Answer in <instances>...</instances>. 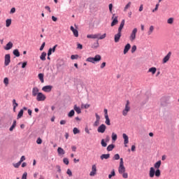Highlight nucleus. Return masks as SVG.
Here are the masks:
<instances>
[{
	"label": "nucleus",
	"instance_id": "obj_1",
	"mask_svg": "<svg viewBox=\"0 0 179 179\" xmlns=\"http://www.w3.org/2000/svg\"><path fill=\"white\" fill-rule=\"evenodd\" d=\"M160 166H162V161H157L155 164L154 167L150 168L149 177L150 178H153V177H160L162 176V172L160 171Z\"/></svg>",
	"mask_w": 179,
	"mask_h": 179
},
{
	"label": "nucleus",
	"instance_id": "obj_2",
	"mask_svg": "<svg viewBox=\"0 0 179 179\" xmlns=\"http://www.w3.org/2000/svg\"><path fill=\"white\" fill-rule=\"evenodd\" d=\"M124 26H125V20H122L120 24V27L118 28L117 34L115 35V38H114L115 43H118L120 41V39L121 38V36H122L121 33L122 31V29H124Z\"/></svg>",
	"mask_w": 179,
	"mask_h": 179
},
{
	"label": "nucleus",
	"instance_id": "obj_3",
	"mask_svg": "<svg viewBox=\"0 0 179 179\" xmlns=\"http://www.w3.org/2000/svg\"><path fill=\"white\" fill-rule=\"evenodd\" d=\"M118 172L122 174L123 178H128V173L125 172V166H124V159L120 158Z\"/></svg>",
	"mask_w": 179,
	"mask_h": 179
},
{
	"label": "nucleus",
	"instance_id": "obj_4",
	"mask_svg": "<svg viewBox=\"0 0 179 179\" xmlns=\"http://www.w3.org/2000/svg\"><path fill=\"white\" fill-rule=\"evenodd\" d=\"M100 61H101V56L100 55H96L94 57H88L86 59L87 62H91L92 64H96V62H100Z\"/></svg>",
	"mask_w": 179,
	"mask_h": 179
},
{
	"label": "nucleus",
	"instance_id": "obj_5",
	"mask_svg": "<svg viewBox=\"0 0 179 179\" xmlns=\"http://www.w3.org/2000/svg\"><path fill=\"white\" fill-rule=\"evenodd\" d=\"M129 101L127 100L125 104L124 109L122 110V115H124V117H127V115H128V113L131 111V106H129Z\"/></svg>",
	"mask_w": 179,
	"mask_h": 179
},
{
	"label": "nucleus",
	"instance_id": "obj_6",
	"mask_svg": "<svg viewBox=\"0 0 179 179\" xmlns=\"http://www.w3.org/2000/svg\"><path fill=\"white\" fill-rule=\"evenodd\" d=\"M136 33H138V28H134L129 37V40L132 42L135 41L136 40Z\"/></svg>",
	"mask_w": 179,
	"mask_h": 179
},
{
	"label": "nucleus",
	"instance_id": "obj_7",
	"mask_svg": "<svg viewBox=\"0 0 179 179\" xmlns=\"http://www.w3.org/2000/svg\"><path fill=\"white\" fill-rule=\"evenodd\" d=\"M107 37V34H103L101 35V34H94V39L97 38V40H104V38Z\"/></svg>",
	"mask_w": 179,
	"mask_h": 179
},
{
	"label": "nucleus",
	"instance_id": "obj_8",
	"mask_svg": "<svg viewBox=\"0 0 179 179\" xmlns=\"http://www.w3.org/2000/svg\"><path fill=\"white\" fill-rule=\"evenodd\" d=\"M45 99H47V96H45L42 92H40L38 94L36 95L37 101H45Z\"/></svg>",
	"mask_w": 179,
	"mask_h": 179
},
{
	"label": "nucleus",
	"instance_id": "obj_9",
	"mask_svg": "<svg viewBox=\"0 0 179 179\" xmlns=\"http://www.w3.org/2000/svg\"><path fill=\"white\" fill-rule=\"evenodd\" d=\"M103 113H104L105 119H106L105 123L106 124V125H111V123L110 122V118L108 117V110L105 108L103 110Z\"/></svg>",
	"mask_w": 179,
	"mask_h": 179
},
{
	"label": "nucleus",
	"instance_id": "obj_10",
	"mask_svg": "<svg viewBox=\"0 0 179 179\" xmlns=\"http://www.w3.org/2000/svg\"><path fill=\"white\" fill-rule=\"evenodd\" d=\"M106 129H107V127L106 124H102L98 127L97 132H99V134H104V132H106Z\"/></svg>",
	"mask_w": 179,
	"mask_h": 179
},
{
	"label": "nucleus",
	"instance_id": "obj_11",
	"mask_svg": "<svg viewBox=\"0 0 179 179\" xmlns=\"http://www.w3.org/2000/svg\"><path fill=\"white\" fill-rule=\"evenodd\" d=\"M95 174H97V167L96 164L92 165V171L90 173V176L91 177H94Z\"/></svg>",
	"mask_w": 179,
	"mask_h": 179
},
{
	"label": "nucleus",
	"instance_id": "obj_12",
	"mask_svg": "<svg viewBox=\"0 0 179 179\" xmlns=\"http://www.w3.org/2000/svg\"><path fill=\"white\" fill-rule=\"evenodd\" d=\"M171 58V52H169L168 54L162 59V64H166Z\"/></svg>",
	"mask_w": 179,
	"mask_h": 179
},
{
	"label": "nucleus",
	"instance_id": "obj_13",
	"mask_svg": "<svg viewBox=\"0 0 179 179\" xmlns=\"http://www.w3.org/2000/svg\"><path fill=\"white\" fill-rule=\"evenodd\" d=\"M123 139H124V144L125 148H128V143H129V138L126 134H122Z\"/></svg>",
	"mask_w": 179,
	"mask_h": 179
},
{
	"label": "nucleus",
	"instance_id": "obj_14",
	"mask_svg": "<svg viewBox=\"0 0 179 179\" xmlns=\"http://www.w3.org/2000/svg\"><path fill=\"white\" fill-rule=\"evenodd\" d=\"M32 96L36 97L38 94H40V90H38V87H34L32 89Z\"/></svg>",
	"mask_w": 179,
	"mask_h": 179
},
{
	"label": "nucleus",
	"instance_id": "obj_15",
	"mask_svg": "<svg viewBox=\"0 0 179 179\" xmlns=\"http://www.w3.org/2000/svg\"><path fill=\"white\" fill-rule=\"evenodd\" d=\"M10 64V55L7 54L5 55V62H4V65L5 66H8Z\"/></svg>",
	"mask_w": 179,
	"mask_h": 179
},
{
	"label": "nucleus",
	"instance_id": "obj_16",
	"mask_svg": "<svg viewBox=\"0 0 179 179\" xmlns=\"http://www.w3.org/2000/svg\"><path fill=\"white\" fill-rule=\"evenodd\" d=\"M42 90L43 92H45V93H50L51 90H52V85H45L43 87Z\"/></svg>",
	"mask_w": 179,
	"mask_h": 179
},
{
	"label": "nucleus",
	"instance_id": "obj_17",
	"mask_svg": "<svg viewBox=\"0 0 179 179\" xmlns=\"http://www.w3.org/2000/svg\"><path fill=\"white\" fill-rule=\"evenodd\" d=\"M70 30L73 32L74 37H79V31L78 29H75L73 26H71Z\"/></svg>",
	"mask_w": 179,
	"mask_h": 179
},
{
	"label": "nucleus",
	"instance_id": "obj_18",
	"mask_svg": "<svg viewBox=\"0 0 179 179\" xmlns=\"http://www.w3.org/2000/svg\"><path fill=\"white\" fill-rule=\"evenodd\" d=\"M114 16H115V14L113 15L112 19H113V21L111 22V27H112L115 26V24H117L118 23V17H117V16L114 17Z\"/></svg>",
	"mask_w": 179,
	"mask_h": 179
},
{
	"label": "nucleus",
	"instance_id": "obj_19",
	"mask_svg": "<svg viewBox=\"0 0 179 179\" xmlns=\"http://www.w3.org/2000/svg\"><path fill=\"white\" fill-rule=\"evenodd\" d=\"M13 48V43L10 41L6 45V46L4 47V50H6V51H9V50H11V48Z\"/></svg>",
	"mask_w": 179,
	"mask_h": 179
},
{
	"label": "nucleus",
	"instance_id": "obj_20",
	"mask_svg": "<svg viewBox=\"0 0 179 179\" xmlns=\"http://www.w3.org/2000/svg\"><path fill=\"white\" fill-rule=\"evenodd\" d=\"M129 50H131V44L129 43H127L125 46H124V51H123V53L125 55L127 54Z\"/></svg>",
	"mask_w": 179,
	"mask_h": 179
},
{
	"label": "nucleus",
	"instance_id": "obj_21",
	"mask_svg": "<svg viewBox=\"0 0 179 179\" xmlns=\"http://www.w3.org/2000/svg\"><path fill=\"white\" fill-rule=\"evenodd\" d=\"M57 153L59 156L65 155V150H64V148L59 147L57 148Z\"/></svg>",
	"mask_w": 179,
	"mask_h": 179
},
{
	"label": "nucleus",
	"instance_id": "obj_22",
	"mask_svg": "<svg viewBox=\"0 0 179 179\" xmlns=\"http://www.w3.org/2000/svg\"><path fill=\"white\" fill-rule=\"evenodd\" d=\"M110 157V154H103L101 155V160H107Z\"/></svg>",
	"mask_w": 179,
	"mask_h": 179
},
{
	"label": "nucleus",
	"instance_id": "obj_23",
	"mask_svg": "<svg viewBox=\"0 0 179 179\" xmlns=\"http://www.w3.org/2000/svg\"><path fill=\"white\" fill-rule=\"evenodd\" d=\"M73 108L77 113V114H80V113H82V110L80 109V107H78V105H74Z\"/></svg>",
	"mask_w": 179,
	"mask_h": 179
},
{
	"label": "nucleus",
	"instance_id": "obj_24",
	"mask_svg": "<svg viewBox=\"0 0 179 179\" xmlns=\"http://www.w3.org/2000/svg\"><path fill=\"white\" fill-rule=\"evenodd\" d=\"M157 71V69H156V67H151L148 69V72L151 73L152 75H155Z\"/></svg>",
	"mask_w": 179,
	"mask_h": 179
},
{
	"label": "nucleus",
	"instance_id": "obj_25",
	"mask_svg": "<svg viewBox=\"0 0 179 179\" xmlns=\"http://www.w3.org/2000/svg\"><path fill=\"white\" fill-rule=\"evenodd\" d=\"M45 57H47V53L45 52H43L40 56V59H41V61H45Z\"/></svg>",
	"mask_w": 179,
	"mask_h": 179
},
{
	"label": "nucleus",
	"instance_id": "obj_26",
	"mask_svg": "<svg viewBox=\"0 0 179 179\" xmlns=\"http://www.w3.org/2000/svg\"><path fill=\"white\" fill-rule=\"evenodd\" d=\"M38 79L41 80V83H44V74L43 73H39L38 75Z\"/></svg>",
	"mask_w": 179,
	"mask_h": 179
},
{
	"label": "nucleus",
	"instance_id": "obj_27",
	"mask_svg": "<svg viewBox=\"0 0 179 179\" xmlns=\"http://www.w3.org/2000/svg\"><path fill=\"white\" fill-rule=\"evenodd\" d=\"M154 30H155V27H153V25H151L149 28V31H148V35L150 36V34H152V33H153Z\"/></svg>",
	"mask_w": 179,
	"mask_h": 179
},
{
	"label": "nucleus",
	"instance_id": "obj_28",
	"mask_svg": "<svg viewBox=\"0 0 179 179\" xmlns=\"http://www.w3.org/2000/svg\"><path fill=\"white\" fill-rule=\"evenodd\" d=\"M17 106H19V104L16 103V99H13V111H16V107H17Z\"/></svg>",
	"mask_w": 179,
	"mask_h": 179
},
{
	"label": "nucleus",
	"instance_id": "obj_29",
	"mask_svg": "<svg viewBox=\"0 0 179 179\" xmlns=\"http://www.w3.org/2000/svg\"><path fill=\"white\" fill-rule=\"evenodd\" d=\"M114 148H115V145H114V144H110L107 147V150L108 152H111V150H113V149H114Z\"/></svg>",
	"mask_w": 179,
	"mask_h": 179
},
{
	"label": "nucleus",
	"instance_id": "obj_30",
	"mask_svg": "<svg viewBox=\"0 0 179 179\" xmlns=\"http://www.w3.org/2000/svg\"><path fill=\"white\" fill-rule=\"evenodd\" d=\"M132 3H131V1H129L124 7V12H127V10H128V9H129V8H131V5Z\"/></svg>",
	"mask_w": 179,
	"mask_h": 179
},
{
	"label": "nucleus",
	"instance_id": "obj_31",
	"mask_svg": "<svg viewBox=\"0 0 179 179\" xmlns=\"http://www.w3.org/2000/svg\"><path fill=\"white\" fill-rule=\"evenodd\" d=\"M13 54L16 57H20V52H19V50L17 49L14 50Z\"/></svg>",
	"mask_w": 179,
	"mask_h": 179
},
{
	"label": "nucleus",
	"instance_id": "obj_32",
	"mask_svg": "<svg viewBox=\"0 0 179 179\" xmlns=\"http://www.w3.org/2000/svg\"><path fill=\"white\" fill-rule=\"evenodd\" d=\"M10 24H12V20L7 19L6 20V27H9V26H10Z\"/></svg>",
	"mask_w": 179,
	"mask_h": 179
},
{
	"label": "nucleus",
	"instance_id": "obj_33",
	"mask_svg": "<svg viewBox=\"0 0 179 179\" xmlns=\"http://www.w3.org/2000/svg\"><path fill=\"white\" fill-rule=\"evenodd\" d=\"M15 127H16V120H14L12 126L9 129V131H13V129H15Z\"/></svg>",
	"mask_w": 179,
	"mask_h": 179
},
{
	"label": "nucleus",
	"instance_id": "obj_34",
	"mask_svg": "<svg viewBox=\"0 0 179 179\" xmlns=\"http://www.w3.org/2000/svg\"><path fill=\"white\" fill-rule=\"evenodd\" d=\"M90 107V104H89V103H86V104L83 103V104L81 105V108L87 109V108H89Z\"/></svg>",
	"mask_w": 179,
	"mask_h": 179
},
{
	"label": "nucleus",
	"instance_id": "obj_35",
	"mask_svg": "<svg viewBox=\"0 0 179 179\" xmlns=\"http://www.w3.org/2000/svg\"><path fill=\"white\" fill-rule=\"evenodd\" d=\"M73 115H75V110H71L69 114H68V117H69L70 118H71V117H73Z\"/></svg>",
	"mask_w": 179,
	"mask_h": 179
},
{
	"label": "nucleus",
	"instance_id": "obj_36",
	"mask_svg": "<svg viewBox=\"0 0 179 179\" xmlns=\"http://www.w3.org/2000/svg\"><path fill=\"white\" fill-rule=\"evenodd\" d=\"M22 117H23V109H21L18 114H17V118H22Z\"/></svg>",
	"mask_w": 179,
	"mask_h": 179
},
{
	"label": "nucleus",
	"instance_id": "obj_37",
	"mask_svg": "<svg viewBox=\"0 0 179 179\" xmlns=\"http://www.w3.org/2000/svg\"><path fill=\"white\" fill-rule=\"evenodd\" d=\"M99 41H97L96 42L94 43V44L92 45V48H99Z\"/></svg>",
	"mask_w": 179,
	"mask_h": 179
},
{
	"label": "nucleus",
	"instance_id": "obj_38",
	"mask_svg": "<svg viewBox=\"0 0 179 179\" xmlns=\"http://www.w3.org/2000/svg\"><path fill=\"white\" fill-rule=\"evenodd\" d=\"M101 146H103V148H106L107 147V143L105 141L104 139L101 140Z\"/></svg>",
	"mask_w": 179,
	"mask_h": 179
},
{
	"label": "nucleus",
	"instance_id": "obj_39",
	"mask_svg": "<svg viewBox=\"0 0 179 179\" xmlns=\"http://www.w3.org/2000/svg\"><path fill=\"white\" fill-rule=\"evenodd\" d=\"M115 176V171L113 169L110 174L108 175V178H112V177H114Z\"/></svg>",
	"mask_w": 179,
	"mask_h": 179
},
{
	"label": "nucleus",
	"instance_id": "obj_40",
	"mask_svg": "<svg viewBox=\"0 0 179 179\" xmlns=\"http://www.w3.org/2000/svg\"><path fill=\"white\" fill-rule=\"evenodd\" d=\"M20 164H22L20 162H18L17 163L15 164H13V167H15V169H19V167H20Z\"/></svg>",
	"mask_w": 179,
	"mask_h": 179
},
{
	"label": "nucleus",
	"instance_id": "obj_41",
	"mask_svg": "<svg viewBox=\"0 0 179 179\" xmlns=\"http://www.w3.org/2000/svg\"><path fill=\"white\" fill-rule=\"evenodd\" d=\"M174 22V18L173 17H170L169 19H168L167 20V23L169 24H173V22Z\"/></svg>",
	"mask_w": 179,
	"mask_h": 179
},
{
	"label": "nucleus",
	"instance_id": "obj_42",
	"mask_svg": "<svg viewBox=\"0 0 179 179\" xmlns=\"http://www.w3.org/2000/svg\"><path fill=\"white\" fill-rule=\"evenodd\" d=\"M112 141H114V142L117 141V134L112 133Z\"/></svg>",
	"mask_w": 179,
	"mask_h": 179
},
{
	"label": "nucleus",
	"instance_id": "obj_43",
	"mask_svg": "<svg viewBox=\"0 0 179 179\" xmlns=\"http://www.w3.org/2000/svg\"><path fill=\"white\" fill-rule=\"evenodd\" d=\"M73 132L74 135H76V134H79L80 132V131H79L78 128L74 127L73 129Z\"/></svg>",
	"mask_w": 179,
	"mask_h": 179
},
{
	"label": "nucleus",
	"instance_id": "obj_44",
	"mask_svg": "<svg viewBox=\"0 0 179 179\" xmlns=\"http://www.w3.org/2000/svg\"><path fill=\"white\" fill-rule=\"evenodd\" d=\"M113 160H120V155L115 154L114 157H113Z\"/></svg>",
	"mask_w": 179,
	"mask_h": 179
},
{
	"label": "nucleus",
	"instance_id": "obj_45",
	"mask_svg": "<svg viewBox=\"0 0 179 179\" xmlns=\"http://www.w3.org/2000/svg\"><path fill=\"white\" fill-rule=\"evenodd\" d=\"M3 83L6 85V86H8V85H9V79L8 78H5L3 80Z\"/></svg>",
	"mask_w": 179,
	"mask_h": 179
},
{
	"label": "nucleus",
	"instance_id": "obj_46",
	"mask_svg": "<svg viewBox=\"0 0 179 179\" xmlns=\"http://www.w3.org/2000/svg\"><path fill=\"white\" fill-rule=\"evenodd\" d=\"M135 51H136V45H134L131 47V54H134V52H135Z\"/></svg>",
	"mask_w": 179,
	"mask_h": 179
},
{
	"label": "nucleus",
	"instance_id": "obj_47",
	"mask_svg": "<svg viewBox=\"0 0 179 179\" xmlns=\"http://www.w3.org/2000/svg\"><path fill=\"white\" fill-rule=\"evenodd\" d=\"M78 58H79V55H73L71 56V59H78Z\"/></svg>",
	"mask_w": 179,
	"mask_h": 179
},
{
	"label": "nucleus",
	"instance_id": "obj_48",
	"mask_svg": "<svg viewBox=\"0 0 179 179\" xmlns=\"http://www.w3.org/2000/svg\"><path fill=\"white\" fill-rule=\"evenodd\" d=\"M63 162H64V164H66V166H68V164H69V159H68V158H64Z\"/></svg>",
	"mask_w": 179,
	"mask_h": 179
},
{
	"label": "nucleus",
	"instance_id": "obj_49",
	"mask_svg": "<svg viewBox=\"0 0 179 179\" xmlns=\"http://www.w3.org/2000/svg\"><path fill=\"white\" fill-rule=\"evenodd\" d=\"M36 143H38V145H41L43 143V140L41 138H38L36 140Z\"/></svg>",
	"mask_w": 179,
	"mask_h": 179
},
{
	"label": "nucleus",
	"instance_id": "obj_50",
	"mask_svg": "<svg viewBox=\"0 0 179 179\" xmlns=\"http://www.w3.org/2000/svg\"><path fill=\"white\" fill-rule=\"evenodd\" d=\"M159 5H160V4H159V3H157V4L155 5V8L152 10V12H153V13H155V12H156V11L158 10Z\"/></svg>",
	"mask_w": 179,
	"mask_h": 179
},
{
	"label": "nucleus",
	"instance_id": "obj_51",
	"mask_svg": "<svg viewBox=\"0 0 179 179\" xmlns=\"http://www.w3.org/2000/svg\"><path fill=\"white\" fill-rule=\"evenodd\" d=\"M66 174H68L69 177H72V171H71L69 169H67Z\"/></svg>",
	"mask_w": 179,
	"mask_h": 179
},
{
	"label": "nucleus",
	"instance_id": "obj_52",
	"mask_svg": "<svg viewBox=\"0 0 179 179\" xmlns=\"http://www.w3.org/2000/svg\"><path fill=\"white\" fill-rule=\"evenodd\" d=\"M24 160H26V157H24V155H22L20 158V160L19 161L20 163H23V162H24Z\"/></svg>",
	"mask_w": 179,
	"mask_h": 179
},
{
	"label": "nucleus",
	"instance_id": "obj_53",
	"mask_svg": "<svg viewBox=\"0 0 179 179\" xmlns=\"http://www.w3.org/2000/svg\"><path fill=\"white\" fill-rule=\"evenodd\" d=\"M15 12H16V8L15 7H13L10 9V14L13 15V13H15Z\"/></svg>",
	"mask_w": 179,
	"mask_h": 179
},
{
	"label": "nucleus",
	"instance_id": "obj_54",
	"mask_svg": "<svg viewBox=\"0 0 179 179\" xmlns=\"http://www.w3.org/2000/svg\"><path fill=\"white\" fill-rule=\"evenodd\" d=\"M100 124V120H96L94 123V127H99Z\"/></svg>",
	"mask_w": 179,
	"mask_h": 179
},
{
	"label": "nucleus",
	"instance_id": "obj_55",
	"mask_svg": "<svg viewBox=\"0 0 179 179\" xmlns=\"http://www.w3.org/2000/svg\"><path fill=\"white\" fill-rule=\"evenodd\" d=\"M44 47H45V42L42 43L41 46L40 47V51H43V50H44Z\"/></svg>",
	"mask_w": 179,
	"mask_h": 179
},
{
	"label": "nucleus",
	"instance_id": "obj_56",
	"mask_svg": "<svg viewBox=\"0 0 179 179\" xmlns=\"http://www.w3.org/2000/svg\"><path fill=\"white\" fill-rule=\"evenodd\" d=\"M77 48H78V50H82L83 48V45L80 43H78Z\"/></svg>",
	"mask_w": 179,
	"mask_h": 179
},
{
	"label": "nucleus",
	"instance_id": "obj_57",
	"mask_svg": "<svg viewBox=\"0 0 179 179\" xmlns=\"http://www.w3.org/2000/svg\"><path fill=\"white\" fill-rule=\"evenodd\" d=\"M22 179H27V173H24Z\"/></svg>",
	"mask_w": 179,
	"mask_h": 179
},
{
	"label": "nucleus",
	"instance_id": "obj_58",
	"mask_svg": "<svg viewBox=\"0 0 179 179\" xmlns=\"http://www.w3.org/2000/svg\"><path fill=\"white\" fill-rule=\"evenodd\" d=\"M51 54H52V48H49L48 52V57H50V55H51Z\"/></svg>",
	"mask_w": 179,
	"mask_h": 179
},
{
	"label": "nucleus",
	"instance_id": "obj_59",
	"mask_svg": "<svg viewBox=\"0 0 179 179\" xmlns=\"http://www.w3.org/2000/svg\"><path fill=\"white\" fill-rule=\"evenodd\" d=\"M95 117H96V121H100V115H99V114L95 113Z\"/></svg>",
	"mask_w": 179,
	"mask_h": 179
},
{
	"label": "nucleus",
	"instance_id": "obj_60",
	"mask_svg": "<svg viewBox=\"0 0 179 179\" xmlns=\"http://www.w3.org/2000/svg\"><path fill=\"white\" fill-rule=\"evenodd\" d=\"M66 124V120H62L60 121V125H65Z\"/></svg>",
	"mask_w": 179,
	"mask_h": 179
},
{
	"label": "nucleus",
	"instance_id": "obj_61",
	"mask_svg": "<svg viewBox=\"0 0 179 179\" xmlns=\"http://www.w3.org/2000/svg\"><path fill=\"white\" fill-rule=\"evenodd\" d=\"M76 149H77L76 145H72L71 146L72 152H76Z\"/></svg>",
	"mask_w": 179,
	"mask_h": 179
},
{
	"label": "nucleus",
	"instance_id": "obj_62",
	"mask_svg": "<svg viewBox=\"0 0 179 179\" xmlns=\"http://www.w3.org/2000/svg\"><path fill=\"white\" fill-rule=\"evenodd\" d=\"M87 38H93L94 39V34H88V35H87Z\"/></svg>",
	"mask_w": 179,
	"mask_h": 179
},
{
	"label": "nucleus",
	"instance_id": "obj_63",
	"mask_svg": "<svg viewBox=\"0 0 179 179\" xmlns=\"http://www.w3.org/2000/svg\"><path fill=\"white\" fill-rule=\"evenodd\" d=\"M56 169H57L58 173H61V166L59 165L56 166Z\"/></svg>",
	"mask_w": 179,
	"mask_h": 179
},
{
	"label": "nucleus",
	"instance_id": "obj_64",
	"mask_svg": "<svg viewBox=\"0 0 179 179\" xmlns=\"http://www.w3.org/2000/svg\"><path fill=\"white\" fill-rule=\"evenodd\" d=\"M108 6L110 12H113V3H110Z\"/></svg>",
	"mask_w": 179,
	"mask_h": 179
}]
</instances>
